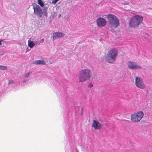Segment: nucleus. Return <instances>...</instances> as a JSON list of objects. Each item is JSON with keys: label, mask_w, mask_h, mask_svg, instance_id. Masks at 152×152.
Masks as SVG:
<instances>
[{"label": "nucleus", "mask_w": 152, "mask_h": 152, "mask_svg": "<svg viewBox=\"0 0 152 152\" xmlns=\"http://www.w3.org/2000/svg\"><path fill=\"white\" fill-rule=\"evenodd\" d=\"M127 66L129 69L132 70L138 69L142 68V67L139 65L137 64V63L131 61L128 62Z\"/></svg>", "instance_id": "nucleus-8"}, {"label": "nucleus", "mask_w": 152, "mask_h": 152, "mask_svg": "<svg viewBox=\"0 0 152 152\" xmlns=\"http://www.w3.org/2000/svg\"><path fill=\"white\" fill-rule=\"evenodd\" d=\"M142 16L139 15H134L132 17L129 22V26L132 28H136L142 23Z\"/></svg>", "instance_id": "nucleus-3"}, {"label": "nucleus", "mask_w": 152, "mask_h": 152, "mask_svg": "<svg viewBox=\"0 0 152 152\" xmlns=\"http://www.w3.org/2000/svg\"><path fill=\"white\" fill-rule=\"evenodd\" d=\"M93 123L92 127H93L95 130L99 129L101 127V124L97 121L95 120L93 121Z\"/></svg>", "instance_id": "nucleus-11"}, {"label": "nucleus", "mask_w": 152, "mask_h": 152, "mask_svg": "<svg viewBox=\"0 0 152 152\" xmlns=\"http://www.w3.org/2000/svg\"><path fill=\"white\" fill-rule=\"evenodd\" d=\"M61 16V14H60V15H59V16Z\"/></svg>", "instance_id": "nucleus-26"}, {"label": "nucleus", "mask_w": 152, "mask_h": 152, "mask_svg": "<svg viewBox=\"0 0 152 152\" xmlns=\"http://www.w3.org/2000/svg\"><path fill=\"white\" fill-rule=\"evenodd\" d=\"M39 40L38 39H36L34 42V44L36 46H37L38 45H39V44H37V43H38V42H39V41H38Z\"/></svg>", "instance_id": "nucleus-18"}, {"label": "nucleus", "mask_w": 152, "mask_h": 152, "mask_svg": "<svg viewBox=\"0 0 152 152\" xmlns=\"http://www.w3.org/2000/svg\"><path fill=\"white\" fill-rule=\"evenodd\" d=\"M118 55V50L115 48H113L108 51L105 59L108 63H112L115 62Z\"/></svg>", "instance_id": "nucleus-2"}, {"label": "nucleus", "mask_w": 152, "mask_h": 152, "mask_svg": "<svg viewBox=\"0 0 152 152\" xmlns=\"http://www.w3.org/2000/svg\"><path fill=\"white\" fill-rule=\"evenodd\" d=\"M144 113L140 111L137 113L132 115L131 119L134 122L140 121L143 117Z\"/></svg>", "instance_id": "nucleus-6"}, {"label": "nucleus", "mask_w": 152, "mask_h": 152, "mask_svg": "<svg viewBox=\"0 0 152 152\" xmlns=\"http://www.w3.org/2000/svg\"><path fill=\"white\" fill-rule=\"evenodd\" d=\"M44 39L43 38H42L41 39L39 42H38V43H37V44H39L40 45L44 41Z\"/></svg>", "instance_id": "nucleus-17"}, {"label": "nucleus", "mask_w": 152, "mask_h": 152, "mask_svg": "<svg viewBox=\"0 0 152 152\" xmlns=\"http://www.w3.org/2000/svg\"><path fill=\"white\" fill-rule=\"evenodd\" d=\"M15 83V82L12 80H10L9 81L8 84L9 85L11 84H14Z\"/></svg>", "instance_id": "nucleus-19"}, {"label": "nucleus", "mask_w": 152, "mask_h": 152, "mask_svg": "<svg viewBox=\"0 0 152 152\" xmlns=\"http://www.w3.org/2000/svg\"><path fill=\"white\" fill-rule=\"evenodd\" d=\"M92 75V72L89 69H84L81 70L78 73V76L79 82H83L89 79Z\"/></svg>", "instance_id": "nucleus-1"}, {"label": "nucleus", "mask_w": 152, "mask_h": 152, "mask_svg": "<svg viewBox=\"0 0 152 152\" xmlns=\"http://www.w3.org/2000/svg\"><path fill=\"white\" fill-rule=\"evenodd\" d=\"M88 86L89 88H91L93 86V85L91 83H89Z\"/></svg>", "instance_id": "nucleus-20"}, {"label": "nucleus", "mask_w": 152, "mask_h": 152, "mask_svg": "<svg viewBox=\"0 0 152 152\" xmlns=\"http://www.w3.org/2000/svg\"><path fill=\"white\" fill-rule=\"evenodd\" d=\"M29 40L28 41V46L31 48L35 45L34 42L31 41H29Z\"/></svg>", "instance_id": "nucleus-14"}, {"label": "nucleus", "mask_w": 152, "mask_h": 152, "mask_svg": "<svg viewBox=\"0 0 152 152\" xmlns=\"http://www.w3.org/2000/svg\"><path fill=\"white\" fill-rule=\"evenodd\" d=\"M34 9V13L39 18H41L44 15L43 10L38 5L35 3L32 5Z\"/></svg>", "instance_id": "nucleus-5"}, {"label": "nucleus", "mask_w": 152, "mask_h": 152, "mask_svg": "<svg viewBox=\"0 0 152 152\" xmlns=\"http://www.w3.org/2000/svg\"><path fill=\"white\" fill-rule=\"evenodd\" d=\"M38 0H37V1H38Z\"/></svg>", "instance_id": "nucleus-28"}, {"label": "nucleus", "mask_w": 152, "mask_h": 152, "mask_svg": "<svg viewBox=\"0 0 152 152\" xmlns=\"http://www.w3.org/2000/svg\"><path fill=\"white\" fill-rule=\"evenodd\" d=\"M31 72H29L28 73L24 75V77L25 78L28 77L29 76L30 74L31 73Z\"/></svg>", "instance_id": "nucleus-16"}, {"label": "nucleus", "mask_w": 152, "mask_h": 152, "mask_svg": "<svg viewBox=\"0 0 152 152\" xmlns=\"http://www.w3.org/2000/svg\"><path fill=\"white\" fill-rule=\"evenodd\" d=\"M64 34L60 32H56L53 33V39L54 40L56 38H61L64 36Z\"/></svg>", "instance_id": "nucleus-12"}, {"label": "nucleus", "mask_w": 152, "mask_h": 152, "mask_svg": "<svg viewBox=\"0 0 152 152\" xmlns=\"http://www.w3.org/2000/svg\"><path fill=\"white\" fill-rule=\"evenodd\" d=\"M4 54V53L3 51H1L0 52V55H3Z\"/></svg>", "instance_id": "nucleus-23"}, {"label": "nucleus", "mask_w": 152, "mask_h": 152, "mask_svg": "<svg viewBox=\"0 0 152 152\" xmlns=\"http://www.w3.org/2000/svg\"><path fill=\"white\" fill-rule=\"evenodd\" d=\"M4 41V40L3 39H0V45H2V43L1 42H3Z\"/></svg>", "instance_id": "nucleus-22"}, {"label": "nucleus", "mask_w": 152, "mask_h": 152, "mask_svg": "<svg viewBox=\"0 0 152 152\" xmlns=\"http://www.w3.org/2000/svg\"><path fill=\"white\" fill-rule=\"evenodd\" d=\"M18 44L19 45H23V44L21 43V42H19Z\"/></svg>", "instance_id": "nucleus-24"}, {"label": "nucleus", "mask_w": 152, "mask_h": 152, "mask_svg": "<svg viewBox=\"0 0 152 152\" xmlns=\"http://www.w3.org/2000/svg\"><path fill=\"white\" fill-rule=\"evenodd\" d=\"M107 17L111 26L115 28L118 27L119 21L118 18L115 15L110 14L107 15Z\"/></svg>", "instance_id": "nucleus-4"}, {"label": "nucleus", "mask_w": 152, "mask_h": 152, "mask_svg": "<svg viewBox=\"0 0 152 152\" xmlns=\"http://www.w3.org/2000/svg\"><path fill=\"white\" fill-rule=\"evenodd\" d=\"M38 4L41 7H42L44 12V15L45 16H48V9L49 5L48 4H44L42 0H38L37 1Z\"/></svg>", "instance_id": "nucleus-9"}, {"label": "nucleus", "mask_w": 152, "mask_h": 152, "mask_svg": "<svg viewBox=\"0 0 152 152\" xmlns=\"http://www.w3.org/2000/svg\"><path fill=\"white\" fill-rule=\"evenodd\" d=\"M57 2L56 0H53L52 1V3L53 4H55Z\"/></svg>", "instance_id": "nucleus-21"}, {"label": "nucleus", "mask_w": 152, "mask_h": 152, "mask_svg": "<svg viewBox=\"0 0 152 152\" xmlns=\"http://www.w3.org/2000/svg\"><path fill=\"white\" fill-rule=\"evenodd\" d=\"M26 82V80H25L24 81H23V83H24L25 82Z\"/></svg>", "instance_id": "nucleus-25"}, {"label": "nucleus", "mask_w": 152, "mask_h": 152, "mask_svg": "<svg viewBox=\"0 0 152 152\" xmlns=\"http://www.w3.org/2000/svg\"><path fill=\"white\" fill-rule=\"evenodd\" d=\"M7 67L6 66L0 65V70H4L7 69Z\"/></svg>", "instance_id": "nucleus-15"}, {"label": "nucleus", "mask_w": 152, "mask_h": 152, "mask_svg": "<svg viewBox=\"0 0 152 152\" xmlns=\"http://www.w3.org/2000/svg\"><path fill=\"white\" fill-rule=\"evenodd\" d=\"M61 16V14H60V15H59V16Z\"/></svg>", "instance_id": "nucleus-27"}, {"label": "nucleus", "mask_w": 152, "mask_h": 152, "mask_svg": "<svg viewBox=\"0 0 152 152\" xmlns=\"http://www.w3.org/2000/svg\"><path fill=\"white\" fill-rule=\"evenodd\" d=\"M135 84L138 88L143 89L145 86V84L143 82L142 79L140 77H136L135 79Z\"/></svg>", "instance_id": "nucleus-7"}, {"label": "nucleus", "mask_w": 152, "mask_h": 152, "mask_svg": "<svg viewBox=\"0 0 152 152\" xmlns=\"http://www.w3.org/2000/svg\"><path fill=\"white\" fill-rule=\"evenodd\" d=\"M96 22L98 26L100 27H102L105 25L107 22L105 19L101 17H99L97 19Z\"/></svg>", "instance_id": "nucleus-10"}, {"label": "nucleus", "mask_w": 152, "mask_h": 152, "mask_svg": "<svg viewBox=\"0 0 152 152\" xmlns=\"http://www.w3.org/2000/svg\"><path fill=\"white\" fill-rule=\"evenodd\" d=\"M33 63L35 64H42L44 65L46 63L45 61L43 60H38L34 61Z\"/></svg>", "instance_id": "nucleus-13"}]
</instances>
